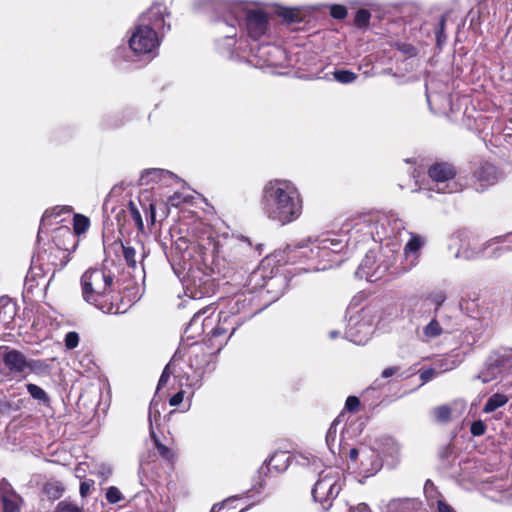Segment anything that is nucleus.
<instances>
[{"mask_svg":"<svg viewBox=\"0 0 512 512\" xmlns=\"http://www.w3.org/2000/svg\"><path fill=\"white\" fill-rule=\"evenodd\" d=\"M261 204L267 217L281 225L295 221L302 213L300 194L287 180L268 182L263 188Z\"/></svg>","mask_w":512,"mask_h":512,"instance_id":"f257e3e1","label":"nucleus"},{"mask_svg":"<svg viewBox=\"0 0 512 512\" xmlns=\"http://www.w3.org/2000/svg\"><path fill=\"white\" fill-rule=\"evenodd\" d=\"M81 291L85 302L106 314L121 313L115 303L118 295L114 290V278L109 271L89 269L81 276Z\"/></svg>","mask_w":512,"mask_h":512,"instance_id":"f03ea898","label":"nucleus"},{"mask_svg":"<svg viewBox=\"0 0 512 512\" xmlns=\"http://www.w3.org/2000/svg\"><path fill=\"white\" fill-rule=\"evenodd\" d=\"M346 246L347 241L345 239L322 236L316 238L308 251L303 250L301 254L314 262V265L310 268L311 271H324L340 264L341 259H338L337 256Z\"/></svg>","mask_w":512,"mask_h":512,"instance_id":"7ed1b4c3","label":"nucleus"},{"mask_svg":"<svg viewBox=\"0 0 512 512\" xmlns=\"http://www.w3.org/2000/svg\"><path fill=\"white\" fill-rule=\"evenodd\" d=\"M340 474L333 470H323L312 488V496L315 502L321 505L323 511H328L333 501L339 495L342 486Z\"/></svg>","mask_w":512,"mask_h":512,"instance_id":"20e7f679","label":"nucleus"},{"mask_svg":"<svg viewBox=\"0 0 512 512\" xmlns=\"http://www.w3.org/2000/svg\"><path fill=\"white\" fill-rule=\"evenodd\" d=\"M512 371V348L499 347L485 360L482 369L475 377L482 383H489L501 375Z\"/></svg>","mask_w":512,"mask_h":512,"instance_id":"39448f33","label":"nucleus"},{"mask_svg":"<svg viewBox=\"0 0 512 512\" xmlns=\"http://www.w3.org/2000/svg\"><path fill=\"white\" fill-rule=\"evenodd\" d=\"M429 177L434 182L432 190L438 193H455L462 190V185L455 180V167L447 162H437L428 170Z\"/></svg>","mask_w":512,"mask_h":512,"instance_id":"423d86ee","label":"nucleus"},{"mask_svg":"<svg viewBox=\"0 0 512 512\" xmlns=\"http://www.w3.org/2000/svg\"><path fill=\"white\" fill-rule=\"evenodd\" d=\"M160 42L156 31L148 24H138L129 38V46L135 54L154 53Z\"/></svg>","mask_w":512,"mask_h":512,"instance_id":"0eeeda50","label":"nucleus"},{"mask_svg":"<svg viewBox=\"0 0 512 512\" xmlns=\"http://www.w3.org/2000/svg\"><path fill=\"white\" fill-rule=\"evenodd\" d=\"M404 229V222L397 215H382L371 227L370 234L375 240L382 241L385 238L396 237Z\"/></svg>","mask_w":512,"mask_h":512,"instance_id":"6e6552de","label":"nucleus"},{"mask_svg":"<svg viewBox=\"0 0 512 512\" xmlns=\"http://www.w3.org/2000/svg\"><path fill=\"white\" fill-rule=\"evenodd\" d=\"M211 354L207 353L201 345H192L189 351V366L193 370V375L187 376V385H196L205 373L206 366L209 364Z\"/></svg>","mask_w":512,"mask_h":512,"instance_id":"1a4fd4ad","label":"nucleus"},{"mask_svg":"<svg viewBox=\"0 0 512 512\" xmlns=\"http://www.w3.org/2000/svg\"><path fill=\"white\" fill-rule=\"evenodd\" d=\"M0 358L5 368L8 370L6 376H10L11 378H25L26 356L22 352L16 349H11L8 346H1Z\"/></svg>","mask_w":512,"mask_h":512,"instance_id":"9d476101","label":"nucleus"},{"mask_svg":"<svg viewBox=\"0 0 512 512\" xmlns=\"http://www.w3.org/2000/svg\"><path fill=\"white\" fill-rule=\"evenodd\" d=\"M375 262V253L372 251L366 253L356 271V276L359 278H365L369 282H376L384 278L388 273L389 266L386 264H379L378 266L374 267Z\"/></svg>","mask_w":512,"mask_h":512,"instance_id":"9b49d317","label":"nucleus"},{"mask_svg":"<svg viewBox=\"0 0 512 512\" xmlns=\"http://www.w3.org/2000/svg\"><path fill=\"white\" fill-rule=\"evenodd\" d=\"M373 332V327L366 321H360L356 318H350L346 330V337L349 341L357 344H365Z\"/></svg>","mask_w":512,"mask_h":512,"instance_id":"f8f14e48","label":"nucleus"},{"mask_svg":"<svg viewBox=\"0 0 512 512\" xmlns=\"http://www.w3.org/2000/svg\"><path fill=\"white\" fill-rule=\"evenodd\" d=\"M268 18L262 11L251 10L246 14V27L248 34L254 40L263 36L267 30Z\"/></svg>","mask_w":512,"mask_h":512,"instance_id":"ddd939ff","label":"nucleus"},{"mask_svg":"<svg viewBox=\"0 0 512 512\" xmlns=\"http://www.w3.org/2000/svg\"><path fill=\"white\" fill-rule=\"evenodd\" d=\"M168 15L167 9L162 4L152 5L147 12L142 14L139 18L140 24H148L155 31L160 30L165 25V16Z\"/></svg>","mask_w":512,"mask_h":512,"instance_id":"4468645a","label":"nucleus"},{"mask_svg":"<svg viewBox=\"0 0 512 512\" xmlns=\"http://www.w3.org/2000/svg\"><path fill=\"white\" fill-rule=\"evenodd\" d=\"M423 245V239L417 235L412 234L410 240L404 247V271H408L417 265L420 256V250Z\"/></svg>","mask_w":512,"mask_h":512,"instance_id":"2eb2a0df","label":"nucleus"},{"mask_svg":"<svg viewBox=\"0 0 512 512\" xmlns=\"http://www.w3.org/2000/svg\"><path fill=\"white\" fill-rule=\"evenodd\" d=\"M474 177L479 182L481 190L496 184L501 178V173L497 167L490 163L482 164L475 172Z\"/></svg>","mask_w":512,"mask_h":512,"instance_id":"dca6fc26","label":"nucleus"},{"mask_svg":"<svg viewBox=\"0 0 512 512\" xmlns=\"http://www.w3.org/2000/svg\"><path fill=\"white\" fill-rule=\"evenodd\" d=\"M160 419V412L158 410L153 411V402L150 405L149 409V423H150V437L152 438L155 448L157 449L159 455L166 460H173L175 454L174 452L167 446L163 445L155 431L153 430V421L157 422Z\"/></svg>","mask_w":512,"mask_h":512,"instance_id":"f3484780","label":"nucleus"},{"mask_svg":"<svg viewBox=\"0 0 512 512\" xmlns=\"http://www.w3.org/2000/svg\"><path fill=\"white\" fill-rule=\"evenodd\" d=\"M16 313V303L7 296L0 297V323L8 326L13 322Z\"/></svg>","mask_w":512,"mask_h":512,"instance_id":"a211bd4d","label":"nucleus"},{"mask_svg":"<svg viewBox=\"0 0 512 512\" xmlns=\"http://www.w3.org/2000/svg\"><path fill=\"white\" fill-rule=\"evenodd\" d=\"M2 512H20L22 498L13 490L2 493Z\"/></svg>","mask_w":512,"mask_h":512,"instance_id":"6ab92c4d","label":"nucleus"},{"mask_svg":"<svg viewBox=\"0 0 512 512\" xmlns=\"http://www.w3.org/2000/svg\"><path fill=\"white\" fill-rule=\"evenodd\" d=\"M289 455L285 452L274 453L267 461L268 470H275L276 472H283L288 468Z\"/></svg>","mask_w":512,"mask_h":512,"instance_id":"aec40b11","label":"nucleus"},{"mask_svg":"<svg viewBox=\"0 0 512 512\" xmlns=\"http://www.w3.org/2000/svg\"><path fill=\"white\" fill-rule=\"evenodd\" d=\"M508 402V397L504 394L495 393L491 395L484 405L483 411L485 413H491L496 409L504 406Z\"/></svg>","mask_w":512,"mask_h":512,"instance_id":"412c9836","label":"nucleus"},{"mask_svg":"<svg viewBox=\"0 0 512 512\" xmlns=\"http://www.w3.org/2000/svg\"><path fill=\"white\" fill-rule=\"evenodd\" d=\"M43 491L49 499L56 500L62 496L64 486L60 481H49L44 485Z\"/></svg>","mask_w":512,"mask_h":512,"instance_id":"4be33fe9","label":"nucleus"},{"mask_svg":"<svg viewBox=\"0 0 512 512\" xmlns=\"http://www.w3.org/2000/svg\"><path fill=\"white\" fill-rule=\"evenodd\" d=\"M443 333V328L436 318H433L423 328V340L427 341L436 337H439Z\"/></svg>","mask_w":512,"mask_h":512,"instance_id":"5701e85b","label":"nucleus"},{"mask_svg":"<svg viewBox=\"0 0 512 512\" xmlns=\"http://www.w3.org/2000/svg\"><path fill=\"white\" fill-rule=\"evenodd\" d=\"M26 388L33 399L38 400L45 405L49 404L50 398L41 387L37 386L36 384L29 383L26 385Z\"/></svg>","mask_w":512,"mask_h":512,"instance_id":"b1692460","label":"nucleus"},{"mask_svg":"<svg viewBox=\"0 0 512 512\" xmlns=\"http://www.w3.org/2000/svg\"><path fill=\"white\" fill-rule=\"evenodd\" d=\"M164 174H170L168 171L162 169H150L141 175V184L148 185L151 182L157 181Z\"/></svg>","mask_w":512,"mask_h":512,"instance_id":"393cba45","label":"nucleus"},{"mask_svg":"<svg viewBox=\"0 0 512 512\" xmlns=\"http://www.w3.org/2000/svg\"><path fill=\"white\" fill-rule=\"evenodd\" d=\"M123 257L125 259L126 264L130 267L135 269L137 267V261H136V250L134 247L121 243Z\"/></svg>","mask_w":512,"mask_h":512,"instance_id":"a878e982","label":"nucleus"},{"mask_svg":"<svg viewBox=\"0 0 512 512\" xmlns=\"http://www.w3.org/2000/svg\"><path fill=\"white\" fill-rule=\"evenodd\" d=\"M506 238L510 241L511 245H507V246H503V247H497V248H495V249L492 251V253H491L490 257H498V256H500V255H501V253H502V252L512 250V233H510V234H509V235H507L506 237H498V238H495V239H494V241L499 242V241L504 240V239H506ZM492 243H493V240H491V241L487 242V243L485 244L484 248H483V252H484L488 247H490V246L492 245Z\"/></svg>","mask_w":512,"mask_h":512,"instance_id":"bb28decb","label":"nucleus"},{"mask_svg":"<svg viewBox=\"0 0 512 512\" xmlns=\"http://www.w3.org/2000/svg\"><path fill=\"white\" fill-rule=\"evenodd\" d=\"M333 76L336 81L343 84L352 83L357 78L356 74L350 70H336Z\"/></svg>","mask_w":512,"mask_h":512,"instance_id":"cd10ccee","label":"nucleus"},{"mask_svg":"<svg viewBox=\"0 0 512 512\" xmlns=\"http://www.w3.org/2000/svg\"><path fill=\"white\" fill-rule=\"evenodd\" d=\"M53 512H84V511L78 505H76L70 501L63 500V501H60L56 505Z\"/></svg>","mask_w":512,"mask_h":512,"instance_id":"c85d7f7f","label":"nucleus"},{"mask_svg":"<svg viewBox=\"0 0 512 512\" xmlns=\"http://www.w3.org/2000/svg\"><path fill=\"white\" fill-rule=\"evenodd\" d=\"M74 231L76 234L84 233L89 227V219L83 215L76 214L74 216Z\"/></svg>","mask_w":512,"mask_h":512,"instance_id":"c756f323","label":"nucleus"},{"mask_svg":"<svg viewBox=\"0 0 512 512\" xmlns=\"http://www.w3.org/2000/svg\"><path fill=\"white\" fill-rule=\"evenodd\" d=\"M433 414L440 422H448L451 418V408L447 405H442L434 408Z\"/></svg>","mask_w":512,"mask_h":512,"instance_id":"7c9ffc66","label":"nucleus"},{"mask_svg":"<svg viewBox=\"0 0 512 512\" xmlns=\"http://www.w3.org/2000/svg\"><path fill=\"white\" fill-rule=\"evenodd\" d=\"M447 295L442 290L433 291L429 294L428 299L436 305L435 313L438 312L440 306L445 302Z\"/></svg>","mask_w":512,"mask_h":512,"instance_id":"2f4dec72","label":"nucleus"},{"mask_svg":"<svg viewBox=\"0 0 512 512\" xmlns=\"http://www.w3.org/2000/svg\"><path fill=\"white\" fill-rule=\"evenodd\" d=\"M128 209H129L130 215H131L132 219L134 220L135 224L137 225V227L139 229L142 230L144 227L142 216H141V213L138 210L136 204L133 201L129 202Z\"/></svg>","mask_w":512,"mask_h":512,"instance_id":"473e14b6","label":"nucleus"},{"mask_svg":"<svg viewBox=\"0 0 512 512\" xmlns=\"http://www.w3.org/2000/svg\"><path fill=\"white\" fill-rule=\"evenodd\" d=\"M371 14L366 9H360L355 15V24L357 27H365L369 24Z\"/></svg>","mask_w":512,"mask_h":512,"instance_id":"72a5a7b5","label":"nucleus"},{"mask_svg":"<svg viewBox=\"0 0 512 512\" xmlns=\"http://www.w3.org/2000/svg\"><path fill=\"white\" fill-rule=\"evenodd\" d=\"M458 366V362L456 360L450 358H444L436 362V367L439 369V372L450 371Z\"/></svg>","mask_w":512,"mask_h":512,"instance_id":"f704fd0d","label":"nucleus"},{"mask_svg":"<svg viewBox=\"0 0 512 512\" xmlns=\"http://www.w3.org/2000/svg\"><path fill=\"white\" fill-rule=\"evenodd\" d=\"M106 499L109 503L116 504L123 499V496L117 487L111 486L107 489Z\"/></svg>","mask_w":512,"mask_h":512,"instance_id":"c9c22d12","label":"nucleus"},{"mask_svg":"<svg viewBox=\"0 0 512 512\" xmlns=\"http://www.w3.org/2000/svg\"><path fill=\"white\" fill-rule=\"evenodd\" d=\"M174 368H175V362H174V361H170V362L166 365V367L164 368V370H163V372H162V374H161V376H160V379H159V382H158V389H159L161 386H164V385L167 383V381H168V379H169L170 375H171L172 373H174Z\"/></svg>","mask_w":512,"mask_h":512,"instance_id":"e433bc0d","label":"nucleus"},{"mask_svg":"<svg viewBox=\"0 0 512 512\" xmlns=\"http://www.w3.org/2000/svg\"><path fill=\"white\" fill-rule=\"evenodd\" d=\"M280 16L289 23L300 21L299 13L295 9H283L280 12Z\"/></svg>","mask_w":512,"mask_h":512,"instance_id":"4c0bfd02","label":"nucleus"},{"mask_svg":"<svg viewBox=\"0 0 512 512\" xmlns=\"http://www.w3.org/2000/svg\"><path fill=\"white\" fill-rule=\"evenodd\" d=\"M79 344V335L77 332H68L65 336V346L67 349H74Z\"/></svg>","mask_w":512,"mask_h":512,"instance_id":"58836bf2","label":"nucleus"},{"mask_svg":"<svg viewBox=\"0 0 512 512\" xmlns=\"http://www.w3.org/2000/svg\"><path fill=\"white\" fill-rule=\"evenodd\" d=\"M43 367V364L39 360H33V359H25V377L27 376L28 372H36L40 370Z\"/></svg>","mask_w":512,"mask_h":512,"instance_id":"ea45409f","label":"nucleus"},{"mask_svg":"<svg viewBox=\"0 0 512 512\" xmlns=\"http://www.w3.org/2000/svg\"><path fill=\"white\" fill-rule=\"evenodd\" d=\"M486 431V425L483 421L477 420L471 424L470 432L473 436H482Z\"/></svg>","mask_w":512,"mask_h":512,"instance_id":"a19ab883","label":"nucleus"},{"mask_svg":"<svg viewBox=\"0 0 512 512\" xmlns=\"http://www.w3.org/2000/svg\"><path fill=\"white\" fill-rule=\"evenodd\" d=\"M445 22H446L445 17L444 16L441 17V20L439 22V27L436 30V39H437V43H438L439 46H441L442 43L446 41V35H445V32H444Z\"/></svg>","mask_w":512,"mask_h":512,"instance_id":"79ce46f5","label":"nucleus"},{"mask_svg":"<svg viewBox=\"0 0 512 512\" xmlns=\"http://www.w3.org/2000/svg\"><path fill=\"white\" fill-rule=\"evenodd\" d=\"M330 14L335 19H344L347 15V10L342 5H333Z\"/></svg>","mask_w":512,"mask_h":512,"instance_id":"37998d69","label":"nucleus"},{"mask_svg":"<svg viewBox=\"0 0 512 512\" xmlns=\"http://www.w3.org/2000/svg\"><path fill=\"white\" fill-rule=\"evenodd\" d=\"M336 425H337V421H334L326 433V443L331 451H333L332 447H331L332 443L336 439Z\"/></svg>","mask_w":512,"mask_h":512,"instance_id":"c03bdc74","label":"nucleus"},{"mask_svg":"<svg viewBox=\"0 0 512 512\" xmlns=\"http://www.w3.org/2000/svg\"><path fill=\"white\" fill-rule=\"evenodd\" d=\"M94 484V480L91 479L81 482L79 489L81 497H86L90 493V490L93 488Z\"/></svg>","mask_w":512,"mask_h":512,"instance_id":"a18cd8bd","label":"nucleus"},{"mask_svg":"<svg viewBox=\"0 0 512 512\" xmlns=\"http://www.w3.org/2000/svg\"><path fill=\"white\" fill-rule=\"evenodd\" d=\"M238 8H234L230 11L231 15L224 18V22L227 23L229 26L235 28L236 24L239 23L240 16L238 15Z\"/></svg>","mask_w":512,"mask_h":512,"instance_id":"49530a36","label":"nucleus"},{"mask_svg":"<svg viewBox=\"0 0 512 512\" xmlns=\"http://www.w3.org/2000/svg\"><path fill=\"white\" fill-rule=\"evenodd\" d=\"M360 406V401L356 396H349L346 399L345 408L350 411L354 412L356 411Z\"/></svg>","mask_w":512,"mask_h":512,"instance_id":"de8ad7c7","label":"nucleus"},{"mask_svg":"<svg viewBox=\"0 0 512 512\" xmlns=\"http://www.w3.org/2000/svg\"><path fill=\"white\" fill-rule=\"evenodd\" d=\"M398 49L407 57H413L416 55V48L411 44L401 43L398 44Z\"/></svg>","mask_w":512,"mask_h":512,"instance_id":"09e8293b","label":"nucleus"},{"mask_svg":"<svg viewBox=\"0 0 512 512\" xmlns=\"http://www.w3.org/2000/svg\"><path fill=\"white\" fill-rule=\"evenodd\" d=\"M183 398H184V393L182 391L177 392L170 398L169 404L171 406H178L183 401Z\"/></svg>","mask_w":512,"mask_h":512,"instance_id":"8fccbe9b","label":"nucleus"},{"mask_svg":"<svg viewBox=\"0 0 512 512\" xmlns=\"http://www.w3.org/2000/svg\"><path fill=\"white\" fill-rule=\"evenodd\" d=\"M437 510L438 512H456L453 507H451L450 505H448L446 502H444L443 500H438L437 502Z\"/></svg>","mask_w":512,"mask_h":512,"instance_id":"3c124183","label":"nucleus"},{"mask_svg":"<svg viewBox=\"0 0 512 512\" xmlns=\"http://www.w3.org/2000/svg\"><path fill=\"white\" fill-rule=\"evenodd\" d=\"M435 373L436 372L434 369H428L421 373L420 378L423 382H427V381H430L434 377Z\"/></svg>","mask_w":512,"mask_h":512,"instance_id":"603ef678","label":"nucleus"},{"mask_svg":"<svg viewBox=\"0 0 512 512\" xmlns=\"http://www.w3.org/2000/svg\"><path fill=\"white\" fill-rule=\"evenodd\" d=\"M399 368L398 367H388V368H385L383 371H382V378H389L393 375H395L397 372H398Z\"/></svg>","mask_w":512,"mask_h":512,"instance_id":"864d4df0","label":"nucleus"},{"mask_svg":"<svg viewBox=\"0 0 512 512\" xmlns=\"http://www.w3.org/2000/svg\"><path fill=\"white\" fill-rule=\"evenodd\" d=\"M455 257L456 258L463 257L465 259H471V258L476 257V253L468 252L467 250H464V251L458 250L457 253L455 254Z\"/></svg>","mask_w":512,"mask_h":512,"instance_id":"5fc2aeb1","label":"nucleus"},{"mask_svg":"<svg viewBox=\"0 0 512 512\" xmlns=\"http://www.w3.org/2000/svg\"><path fill=\"white\" fill-rule=\"evenodd\" d=\"M225 333H227V329H226V328H224V327H222V326H220V325H219V326H217V327H215V328L212 330V336H213V337H218V336L223 335V334H225Z\"/></svg>","mask_w":512,"mask_h":512,"instance_id":"6e6d98bb","label":"nucleus"},{"mask_svg":"<svg viewBox=\"0 0 512 512\" xmlns=\"http://www.w3.org/2000/svg\"><path fill=\"white\" fill-rule=\"evenodd\" d=\"M228 502H229V500H227V501H223V502H221V503H217V504H215V505L212 507V509H211V511H210V512H219L220 510H222V509H224V508L226 507V505L228 504Z\"/></svg>","mask_w":512,"mask_h":512,"instance_id":"4d7b16f0","label":"nucleus"},{"mask_svg":"<svg viewBox=\"0 0 512 512\" xmlns=\"http://www.w3.org/2000/svg\"><path fill=\"white\" fill-rule=\"evenodd\" d=\"M58 233H59V235H62L63 237L74 238V235L71 233V231L68 228L59 229Z\"/></svg>","mask_w":512,"mask_h":512,"instance_id":"13d9d810","label":"nucleus"},{"mask_svg":"<svg viewBox=\"0 0 512 512\" xmlns=\"http://www.w3.org/2000/svg\"><path fill=\"white\" fill-rule=\"evenodd\" d=\"M204 313V311H199L197 313L194 314L193 318L191 319L190 323H189V327H192L193 325H196L201 314Z\"/></svg>","mask_w":512,"mask_h":512,"instance_id":"bf43d9fd","label":"nucleus"},{"mask_svg":"<svg viewBox=\"0 0 512 512\" xmlns=\"http://www.w3.org/2000/svg\"><path fill=\"white\" fill-rule=\"evenodd\" d=\"M355 511L356 512H369V507L367 504L365 503H361L359 504L356 508H355Z\"/></svg>","mask_w":512,"mask_h":512,"instance_id":"052dcab7","label":"nucleus"},{"mask_svg":"<svg viewBox=\"0 0 512 512\" xmlns=\"http://www.w3.org/2000/svg\"><path fill=\"white\" fill-rule=\"evenodd\" d=\"M359 455V452L356 448H352L350 451H349V458L352 460V461H355L357 459Z\"/></svg>","mask_w":512,"mask_h":512,"instance_id":"680f3d73","label":"nucleus"},{"mask_svg":"<svg viewBox=\"0 0 512 512\" xmlns=\"http://www.w3.org/2000/svg\"><path fill=\"white\" fill-rule=\"evenodd\" d=\"M171 205L176 206L180 203L179 197L175 194L174 196L170 197L169 199Z\"/></svg>","mask_w":512,"mask_h":512,"instance_id":"e2e57ef3","label":"nucleus"},{"mask_svg":"<svg viewBox=\"0 0 512 512\" xmlns=\"http://www.w3.org/2000/svg\"><path fill=\"white\" fill-rule=\"evenodd\" d=\"M339 332L336 331V330H332L330 333H329V336L331 339H335L337 336H338Z\"/></svg>","mask_w":512,"mask_h":512,"instance_id":"0e129e2a","label":"nucleus"},{"mask_svg":"<svg viewBox=\"0 0 512 512\" xmlns=\"http://www.w3.org/2000/svg\"><path fill=\"white\" fill-rule=\"evenodd\" d=\"M227 320H228V316H225L224 318L222 316H220V318H219V321L221 324H225L227 322Z\"/></svg>","mask_w":512,"mask_h":512,"instance_id":"69168bd1","label":"nucleus"},{"mask_svg":"<svg viewBox=\"0 0 512 512\" xmlns=\"http://www.w3.org/2000/svg\"><path fill=\"white\" fill-rule=\"evenodd\" d=\"M429 486H431V487L433 486V483H432V481H431V480H427V481H426L425 489H427Z\"/></svg>","mask_w":512,"mask_h":512,"instance_id":"338daca9","label":"nucleus"},{"mask_svg":"<svg viewBox=\"0 0 512 512\" xmlns=\"http://www.w3.org/2000/svg\"><path fill=\"white\" fill-rule=\"evenodd\" d=\"M0 374L5 375V376L7 374V373H5L4 368L1 365H0Z\"/></svg>","mask_w":512,"mask_h":512,"instance_id":"774afa93","label":"nucleus"}]
</instances>
